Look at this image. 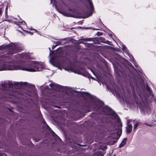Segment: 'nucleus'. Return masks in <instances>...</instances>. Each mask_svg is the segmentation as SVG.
<instances>
[{"instance_id":"obj_9","label":"nucleus","mask_w":156,"mask_h":156,"mask_svg":"<svg viewBox=\"0 0 156 156\" xmlns=\"http://www.w3.org/2000/svg\"><path fill=\"white\" fill-rule=\"evenodd\" d=\"M127 140V138H124L122 140V141L121 144H120L119 147L120 148H121L122 147H123L124 146V145L126 144Z\"/></svg>"},{"instance_id":"obj_4","label":"nucleus","mask_w":156,"mask_h":156,"mask_svg":"<svg viewBox=\"0 0 156 156\" xmlns=\"http://www.w3.org/2000/svg\"><path fill=\"white\" fill-rule=\"evenodd\" d=\"M103 111L105 112L110 111V113L111 115V117L112 119L116 118H117V116L116 114L114 112L110 111V109L107 107H105L103 109Z\"/></svg>"},{"instance_id":"obj_6","label":"nucleus","mask_w":156,"mask_h":156,"mask_svg":"<svg viewBox=\"0 0 156 156\" xmlns=\"http://www.w3.org/2000/svg\"><path fill=\"white\" fill-rule=\"evenodd\" d=\"M87 4L89 7L91 11H93L94 10V9L93 5L91 1L90 0H87Z\"/></svg>"},{"instance_id":"obj_10","label":"nucleus","mask_w":156,"mask_h":156,"mask_svg":"<svg viewBox=\"0 0 156 156\" xmlns=\"http://www.w3.org/2000/svg\"><path fill=\"white\" fill-rule=\"evenodd\" d=\"M132 126L131 124L128 125L126 127V131L128 133H130L132 130Z\"/></svg>"},{"instance_id":"obj_22","label":"nucleus","mask_w":156,"mask_h":156,"mask_svg":"<svg viewBox=\"0 0 156 156\" xmlns=\"http://www.w3.org/2000/svg\"><path fill=\"white\" fill-rule=\"evenodd\" d=\"M29 33L31 35H32V34H33V33H31V32H29Z\"/></svg>"},{"instance_id":"obj_14","label":"nucleus","mask_w":156,"mask_h":156,"mask_svg":"<svg viewBox=\"0 0 156 156\" xmlns=\"http://www.w3.org/2000/svg\"><path fill=\"white\" fill-rule=\"evenodd\" d=\"M97 154L98 156H103V153L101 151L98 152Z\"/></svg>"},{"instance_id":"obj_19","label":"nucleus","mask_w":156,"mask_h":156,"mask_svg":"<svg viewBox=\"0 0 156 156\" xmlns=\"http://www.w3.org/2000/svg\"><path fill=\"white\" fill-rule=\"evenodd\" d=\"M64 69H65V70H67L68 71H71V70L70 69H68L67 68H65Z\"/></svg>"},{"instance_id":"obj_16","label":"nucleus","mask_w":156,"mask_h":156,"mask_svg":"<svg viewBox=\"0 0 156 156\" xmlns=\"http://www.w3.org/2000/svg\"><path fill=\"white\" fill-rule=\"evenodd\" d=\"M101 103L99 102H96V104L97 105V106L98 107H100V104Z\"/></svg>"},{"instance_id":"obj_21","label":"nucleus","mask_w":156,"mask_h":156,"mask_svg":"<svg viewBox=\"0 0 156 156\" xmlns=\"http://www.w3.org/2000/svg\"><path fill=\"white\" fill-rule=\"evenodd\" d=\"M2 13V10L1 9H0V15Z\"/></svg>"},{"instance_id":"obj_1","label":"nucleus","mask_w":156,"mask_h":156,"mask_svg":"<svg viewBox=\"0 0 156 156\" xmlns=\"http://www.w3.org/2000/svg\"><path fill=\"white\" fill-rule=\"evenodd\" d=\"M20 56L23 59L19 62H0V71L22 70L33 72L40 71L44 67L40 63L29 60V55L27 53H22Z\"/></svg>"},{"instance_id":"obj_23","label":"nucleus","mask_w":156,"mask_h":156,"mask_svg":"<svg viewBox=\"0 0 156 156\" xmlns=\"http://www.w3.org/2000/svg\"><path fill=\"white\" fill-rule=\"evenodd\" d=\"M115 90V92L116 93H117V94L118 93V92L117 91H116V90Z\"/></svg>"},{"instance_id":"obj_11","label":"nucleus","mask_w":156,"mask_h":156,"mask_svg":"<svg viewBox=\"0 0 156 156\" xmlns=\"http://www.w3.org/2000/svg\"><path fill=\"white\" fill-rule=\"evenodd\" d=\"M84 96H86L87 97V98H90L92 99V97L90 95L89 93L87 92H85L84 93Z\"/></svg>"},{"instance_id":"obj_2","label":"nucleus","mask_w":156,"mask_h":156,"mask_svg":"<svg viewBox=\"0 0 156 156\" xmlns=\"http://www.w3.org/2000/svg\"><path fill=\"white\" fill-rule=\"evenodd\" d=\"M116 126H118V128H116L114 130L112 131L110 133L111 135V137L112 138L117 140L120 137L122 133V123L119 121L118 122L115 124Z\"/></svg>"},{"instance_id":"obj_15","label":"nucleus","mask_w":156,"mask_h":156,"mask_svg":"<svg viewBox=\"0 0 156 156\" xmlns=\"http://www.w3.org/2000/svg\"><path fill=\"white\" fill-rule=\"evenodd\" d=\"M106 148V146L105 145H104L103 146H101L100 149L102 150H104Z\"/></svg>"},{"instance_id":"obj_18","label":"nucleus","mask_w":156,"mask_h":156,"mask_svg":"<svg viewBox=\"0 0 156 156\" xmlns=\"http://www.w3.org/2000/svg\"><path fill=\"white\" fill-rule=\"evenodd\" d=\"M49 49L50 50V54H49V55H51L52 54V52L51 51L50 48H49Z\"/></svg>"},{"instance_id":"obj_3","label":"nucleus","mask_w":156,"mask_h":156,"mask_svg":"<svg viewBox=\"0 0 156 156\" xmlns=\"http://www.w3.org/2000/svg\"><path fill=\"white\" fill-rule=\"evenodd\" d=\"M6 48H9V53L11 54H13L19 50L18 46L15 44H12L11 45H7Z\"/></svg>"},{"instance_id":"obj_24","label":"nucleus","mask_w":156,"mask_h":156,"mask_svg":"<svg viewBox=\"0 0 156 156\" xmlns=\"http://www.w3.org/2000/svg\"><path fill=\"white\" fill-rule=\"evenodd\" d=\"M106 122L107 123H108L109 122V121L108 120H106Z\"/></svg>"},{"instance_id":"obj_7","label":"nucleus","mask_w":156,"mask_h":156,"mask_svg":"<svg viewBox=\"0 0 156 156\" xmlns=\"http://www.w3.org/2000/svg\"><path fill=\"white\" fill-rule=\"evenodd\" d=\"M16 24L21 28L23 27V26H22V25L24 27L25 26H26V23L24 21H19L18 23H16Z\"/></svg>"},{"instance_id":"obj_5","label":"nucleus","mask_w":156,"mask_h":156,"mask_svg":"<svg viewBox=\"0 0 156 156\" xmlns=\"http://www.w3.org/2000/svg\"><path fill=\"white\" fill-rule=\"evenodd\" d=\"M49 85L52 89L54 90H57L60 87V86L59 85L53 83H50Z\"/></svg>"},{"instance_id":"obj_8","label":"nucleus","mask_w":156,"mask_h":156,"mask_svg":"<svg viewBox=\"0 0 156 156\" xmlns=\"http://www.w3.org/2000/svg\"><path fill=\"white\" fill-rule=\"evenodd\" d=\"M57 10L59 12V13L62 14L63 15H64L65 16H68V17L72 16V15L70 13H67L66 12H64L63 11L59 10L58 9H57Z\"/></svg>"},{"instance_id":"obj_12","label":"nucleus","mask_w":156,"mask_h":156,"mask_svg":"<svg viewBox=\"0 0 156 156\" xmlns=\"http://www.w3.org/2000/svg\"><path fill=\"white\" fill-rule=\"evenodd\" d=\"M126 53L128 55L129 57L130 58L131 61L132 62H133L134 61V58L130 54L126 51Z\"/></svg>"},{"instance_id":"obj_13","label":"nucleus","mask_w":156,"mask_h":156,"mask_svg":"<svg viewBox=\"0 0 156 156\" xmlns=\"http://www.w3.org/2000/svg\"><path fill=\"white\" fill-rule=\"evenodd\" d=\"M139 125V122H136L135 123L134 125V129H135Z\"/></svg>"},{"instance_id":"obj_25","label":"nucleus","mask_w":156,"mask_h":156,"mask_svg":"<svg viewBox=\"0 0 156 156\" xmlns=\"http://www.w3.org/2000/svg\"><path fill=\"white\" fill-rule=\"evenodd\" d=\"M116 142V141H113V142Z\"/></svg>"},{"instance_id":"obj_20","label":"nucleus","mask_w":156,"mask_h":156,"mask_svg":"<svg viewBox=\"0 0 156 156\" xmlns=\"http://www.w3.org/2000/svg\"><path fill=\"white\" fill-rule=\"evenodd\" d=\"M55 46H53L52 47V49H54L55 47Z\"/></svg>"},{"instance_id":"obj_17","label":"nucleus","mask_w":156,"mask_h":156,"mask_svg":"<svg viewBox=\"0 0 156 156\" xmlns=\"http://www.w3.org/2000/svg\"><path fill=\"white\" fill-rule=\"evenodd\" d=\"M8 8V6H7L5 9V13L6 14H7Z\"/></svg>"}]
</instances>
